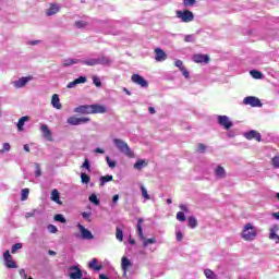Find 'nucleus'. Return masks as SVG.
I'll list each match as a JSON object with an SVG mask.
<instances>
[{
  "label": "nucleus",
  "mask_w": 279,
  "mask_h": 279,
  "mask_svg": "<svg viewBox=\"0 0 279 279\" xmlns=\"http://www.w3.org/2000/svg\"><path fill=\"white\" fill-rule=\"evenodd\" d=\"M257 234H258V231H256V228H254V225L248 222L244 226L241 236L244 241H254Z\"/></svg>",
  "instance_id": "nucleus-2"
},
{
  "label": "nucleus",
  "mask_w": 279,
  "mask_h": 279,
  "mask_svg": "<svg viewBox=\"0 0 279 279\" xmlns=\"http://www.w3.org/2000/svg\"><path fill=\"white\" fill-rule=\"evenodd\" d=\"M148 112H149L150 114H156V109H155L154 107H149V108H148Z\"/></svg>",
  "instance_id": "nucleus-62"
},
{
  "label": "nucleus",
  "mask_w": 279,
  "mask_h": 279,
  "mask_svg": "<svg viewBox=\"0 0 279 279\" xmlns=\"http://www.w3.org/2000/svg\"><path fill=\"white\" fill-rule=\"evenodd\" d=\"M3 258H4V262H5V267H8V269H17L19 268V265H16V262L14 260L12 255L10 254V251H5L3 253Z\"/></svg>",
  "instance_id": "nucleus-5"
},
{
  "label": "nucleus",
  "mask_w": 279,
  "mask_h": 279,
  "mask_svg": "<svg viewBox=\"0 0 279 279\" xmlns=\"http://www.w3.org/2000/svg\"><path fill=\"white\" fill-rule=\"evenodd\" d=\"M74 112L78 114H104L106 107L99 104L95 105H82L74 109Z\"/></svg>",
  "instance_id": "nucleus-1"
},
{
  "label": "nucleus",
  "mask_w": 279,
  "mask_h": 279,
  "mask_svg": "<svg viewBox=\"0 0 279 279\" xmlns=\"http://www.w3.org/2000/svg\"><path fill=\"white\" fill-rule=\"evenodd\" d=\"M196 0H183V5H185V8H192V5H195Z\"/></svg>",
  "instance_id": "nucleus-43"
},
{
  "label": "nucleus",
  "mask_w": 279,
  "mask_h": 279,
  "mask_svg": "<svg viewBox=\"0 0 279 279\" xmlns=\"http://www.w3.org/2000/svg\"><path fill=\"white\" fill-rule=\"evenodd\" d=\"M177 219H178V221L184 222V221H186V216L182 211H179L177 214Z\"/></svg>",
  "instance_id": "nucleus-44"
},
{
  "label": "nucleus",
  "mask_w": 279,
  "mask_h": 279,
  "mask_svg": "<svg viewBox=\"0 0 279 279\" xmlns=\"http://www.w3.org/2000/svg\"><path fill=\"white\" fill-rule=\"evenodd\" d=\"M143 167H147V163L143 159H140L134 163V169H137V171H141Z\"/></svg>",
  "instance_id": "nucleus-29"
},
{
  "label": "nucleus",
  "mask_w": 279,
  "mask_h": 279,
  "mask_svg": "<svg viewBox=\"0 0 279 279\" xmlns=\"http://www.w3.org/2000/svg\"><path fill=\"white\" fill-rule=\"evenodd\" d=\"M141 191H142V197H144V199H146V201L151 199V197L147 193V189H145V186L141 185Z\"/></svg>",
  "instance_id": "nucleus-35"
},
{
  "label": "nucleus",
  "mask_w": 279,
  "mask_h": 279,
  "mask_svg": "<svg viewBox=\"0 0 279 279\" xmlns=\"http://www.w3.org/2000/svg\"><path fill=\"white\" fill-rule=\"evenodd\" d=\"M243 104L245 106H252V108H260L263 106V102H260V99L254 96H247L243 99Z\"/></svg>",
  "instance_id": "nucleus-6"
},
{
  "label": "nucleus",
  "mask_w": 279,
  "mask_h": 279,
  "mask_svg": "<svg viewBox=\"0 0 279 279\" xmlns=\"http://www.w3.org/2000/svg\"><path fill=\"white\" fill-rule=\"evenodd\" d=\"M121 267H122V270L124 271V274H126V271L130 269V267H132V262H130V259L128 257L123 256L121 259Z\"/></svg>",
  "instance_id": "nucleus-20"
},
{
  "label": "nucleus",
  "mask_w": 279,
  "mask_h": 279,
  "mask_svg": "<svg viewBox=\"0 0 279 279\" xmlns=\"http://www.w3.org/2000/svg\"><path fill=\"white\" fill-rule=\"evenodd\" d=\"M77 84H86V76H80L66 85V88H75Z\"/></svg>",
  "instance_id": "nucleus-18"
},
{
  "label": "nucleus",
  "mask_w": 279,
  "mask_h": 279,
  "mask_svg": "<svg viewBox=\"0 0 279 279\" xmlns=\"http://www.w3.org/2000/svg\"><path fill=\"white\" fill-rule=\"evenodd\" d=\"M23 248V243H15L12 247H11V254H16V252H19V250Z\"/></svg>",
  "instance_id": "nucleus-34"
},
{
  "label": "nucleus",
  "mask_w": 279,
  "mask_h": 279,
  "mask_svg": "<svg viewBox=\"0 0 279 279\" xmlns=\"http://www.w3.org/2000/svg\"><path fill=\"white\" fill-rule=\"evenodd\" d=\"M180 209H181L183 213H189V207H186V205H180Z\"/></svg>",
  "instance_id": "nucleus-59"
},
{
  "label": "nucleus",
  "mask_w": 279,
  "mask_h": 279,
  "mask_svg": "<svg viewBox=\"0 0 279 279\" xmlns=\"http://www.w3.org/2000/svg\"><path fill=\"white\" fill-rule=\"evenodd\" d=\"M271 165H272V167H275V169H279V155H276V156L271 159Z\"/></svg>",
  "instance_id": "nucleus-40"
},
{
  "label": "nucleus",
  "mask_w": 279,
  "mask_h": 279,
  "mask_svg": "<svg viewBox=\"0 0 279 279\" xmlns=\"http://www.w3.org/2000/svg\"><path fill=\"white\" fill-rule=\"evenodd\" d=\"M27 197H29V189H23L21 194V201L26 202Z\"/></svg>",
  "instance_id": "nucleus-33"
},
{
  "label": "nucleus",
  "mask_w": 279,
  "mask_h": 279,
  "mask_svg": "<svg viewBox=\"0 0 279 279\" xmlns=\"http://www.w3.org/2000/svg\"><path fill=\"white\" fill-rule=\"evenodd\" d=\"M198 151H199V154H204V151H206V145L198 144Z\"/></svg>",
  "instance_id": "nucleus-51"
},
{
  "label": "nucleus",
  "mask_w": 279,
  "mask_h": 279,
  "mask_svg": "<svg viewBox=\"0 0 279 279\" xmlns=\"http://www.w3.org/2000/svg\"><path fill=\"white\" fill-rule=\"evenodd\" d=\"M272 217L274 219H277V221H279V211L272 213Z\"/></svg>",
  "instance_id": "nucleus-63"
},
{
  "label": "nucleus",
  "mask_w": 279,
  "mask_h": 279,
  "mask_svg": "<svg viewBox=\"0 0 279 279\" xmlns=\"http://www.w3.org/2000/svg\"><path fill=\"white\" fill-rule=\"evenodd\" d=\"M269 239L270 241H275V243H279V235L277 234L276 230L270 229Z\"/></svg>",
  "instance_id": "nucleus-31"
},
{
  "label": "nucleus",
  "mask_w": 279,
  "mask_h": 279,
  "mask_svg": "<svg viewBox=\"0 0 279 279\" xmlns=\"http://www.w3.org/2000/svg\"><path fill=\"white\" fill-rule=\"evenodd\" d=\"M89 269H94V271H101L104 269V266L99 264L97 258H93L88 264Z\"/></svg>",
  "instance_id": "nucleus-19"
},
{
  "label": "nucleus",
  "mask_w": 279,
  "mask_h": 279,
  "mask_svg": "<svg viewBox=\"0 0 279 279\" xmlns=\"http://www.w3.org/2000/svg\"><path fill=\"white\" fill-rule=\"evenodd\" d=\"M48 231H49L51 234H56V232H58V227H57V226H53V225H49V226H48Z\"/></svg>",
  "instance_id": "nucleus-47"
},
{
  "label": "nucleus",
  "mask_w": 279,
  "mask_h": 279,
  "mask_svg": "<svg viewBox=\"0 0 279 279\" xmlns=\"http://www.w3.org/2000/svg\"><path fill=\"white\" fill-rule=\"evenodd\" d=\"M204 275L207 279H217V274H215V271L211 269H205Z\"/></svg>",
  "instance_id": "nucleus-30"
},
{
  "label": "nucleus",
  "mask_w": 279,
  "mask_h": 279,
  "mask_svg": "<svg viewBox=\"0 0 279 279\" xmlns=\"http://www.w3.org/2000/svg\"><path fill=\"white\" fill-rule=\"evenodd\" d=\"M70 271H72L69 275L71 279H82V277L84 276L82 269H80V267L77 266L70 267Z\"/></svg>",
  "instance_id": "nucleus-14"
},
{
  "label": "nucleus",
  "mask_w": 279,
  "mask_h": 279,
  "mask_svg": "<svg viewBox=\"0 0 279 279\" xmlns=\"http://www.w3.org/2000/svg\"><path fill=\"white\" fill-rule=\"evenodd\" d=\"M218 123L225 128V130H230V128H232V121H230L228 116H218Z\"/></svg>",
  "instance_id": "nucleus-11"
},
{
  "label": "nucleus",
  "mask_w": 279,
  "mask_h": 279,
  "mask_svg": "<svg viewBox=\"0 0 279 279\" xmlns=\"http://www.w3.org/2000/svg\"><path fill=\"white\" fill-rule=\"evenodd\" d=\"M251 75H252V77H254V80H262L263 78V73L260 71H257V70H252Z\"/></svg>",
  "instance_id": "nucleus-32"
},
{
  "label": "nucleus",
  "mask_w": 279,
  "mask_h": 279,
  "mask_svg": "<svg viewBox=\"0 0 279 279\" xmlns=\"http://www.w3.org/2000/svg\"><path fill=\"white\" fill-rule=\"evenodd\" d=\"M3 151H10V143L3 144Z\"/></svg>",
  "instance_id": "nucleus-57"
},
{
  "label": "nucleus",
  "mask_w": 279,
  "mask_h": 279,
  "mask_svg": "<svg viewBox=\"0 0 279 279\" xmlns=\"http://www.w3.org/2000/svg\"><path fill=\"white\" fill-rule=\"evenodd\" d=\"M51 202H56V204H59V206H62V201H60V192L58 190H52L50 194Z\"/></svg>",
  "instance_id": "nucleus-21"
},
{
  "label": "nucleus",
  "mask_w": 279,
  "mask_h": 279,
  "mask_svg": "<svg viewBox=\"0 0 279 279\" xmlns=\"http://www.w3.org/2000/svg\"><path fill=\"white\" fill-rule=\"evenodd\" d=\"M216 177L219 178L220 180L226 178V169L223 167L218 166L215 170Z\"/></svg>",
  "instance_id": "nucleus-24"
},
{
  "label": "nucleus",
  "mask_w": 279,
  "mask_h": 279,
  "mask_svg": "<svg viewBox=\"0 0 279 279\" xmlns=\"http://www.w3.org/2000/svg\"><path fill=\"white\" fill-rule=\"evenodd\" d=\"M82 217H83V219H86L87 221H90V213L84 211V213L82 214Z\"/></svg>",
  "instance_id": "nucleus-53"
},
{
  "label": "nucleus",
  "mask_w": 279,
  "mask_h": 279,
  "mask_svg": "<svg viewBox=\"0 0 279 279\" xmlns=\"http://www.w3.org/2000/svg\"><path fill=\"white\" fill-rule=\"evenodd\" d=\"M193 61L196 62V64H199L202 62L208 64L210 62V57H208V54H194Z\"/></svg>",
  "instance_id": "nucleus-16"
},
{
  "label": "nucleus",
  "mask_w": 279,
  "mask_h": 279,
  "mask_svg": "<svg viewBox=\"0 0 279 279\" xmlns=\"http://www.w3.org/2000/svg\"><path fill=\"white\" fill-rule=\"evenodd\" d=\"M75 25H76V27H78V28L86 27V22H84V21H77V22H75Z\"/></svg>",
  "instance_id": "nucleus-50"
},
{
  "label": "nucleus",
  "mask_w": 279,
  "mask_h": 279,
  "mask_svg": "<svg viewBox=\"0 0 279 279\" xmlns=\"http://www.w3.org/2000/svg\"><path fill=\"white\" fill-rule=\"evenodd\" d=\"M60 12V7L58 4H50V8L47 10V16H53Z\"/></svg>",
  "instance_id": "nucleus-22"
},
{
  "label": "nucleus",
  "mask_w": 279,
  "mask_h": 279,
  "mask_svg": "<svg viewBox=\"0 0 279 279\" xmlns=\"http://www.w3.org/2000/svg\"><path fill=\"white\" fill-rule=\"evenodd\" d=\"M155 60L157 62H165V60H167V52H165V50H162L161 48H156Z\"/></svg>",
  "instance_id": "nucleus-15"
},
{
  "label": "nucleus",
  "mask_w": 279,
  "mask_h": 279,
  "mask_svg": "<svg viewBox=\"0 0 279 279\" xmlns=\"http://www.w3.org/2000/svg\"><path fill=\"white\" fill-rule=\"evenodd\" d=\"M82 167L83 169H87V171H90V161L88 159H85Z\"/></svg>",
  "instance_id": "nucleus-48"
},
{
  "label": "nucleus",
  "mask_w": 279,
  "mask_h": 279,
  "mask_svg": "<svg viewBox=\"0 0 279 279\" xmlns=\"http://www.w3.org/2000/svg\"><path fill=\"white\" fill-rule=\"evenodd\" d=\"M184 239V235L182 234L181 231L177 232V241H182Z\"/></svg>",
  "instance_id": "nucleus-56"
},
{
  "label": "nucleus",
  "mask_w": 279,
  "mask_h": 279,
  "mask_svg": "<svg viewBox=\"0 0 279 279\" xmlns=\"http://www.w3.org/2000/svg\"><path fill=\"white\" fill-rule=\"evenodd\" d=\"M131 81L133 82V84H137V86H141L142 88H147V86H149L147 80L141 76V74H133L131 76Z\"/></svg>",
  "instance_id": "nucleus-7"
},
{
  "label": "nucleus",
  "mask_w": 279,
  "mask_h": 279,
  "mask_svg": "<svg viewBox=\"0 0 279 279\" xmlns=\"http://www.w3.org/2000/svg\"><path fill=\"white\" fill-rule=\"evenodd\" d=\"M89 202H90L92 204H95V206H99V198H97V195H96V194H92V195L89 196Z\"/></svg>",
  "instance_id": "nucleus-39"
},
{
  "label": "nucleus",
  "mask_w": 279,
  "mask_h": 279,
  "mask_svg": "<svg viewBox=\"0 0 279 279\" xmlns=\"http://www.w3.org/2000/svg\"><path fill=\"white\" fill-rule=\"evenodd\" d=\"M187 226L189 228H191L192 230L197 228L198 223H197V218H195L194 216H190L187 218Z\"/></svg>",
  "instance_id": "nucleus-23"
},
{
  "label": "nucleus",
  "mask_w": 279,
  "mask_h": 279,
  "mask_svg": "<svg viewBox=\"0 0 279 279\" xmlns=\"http://www.w3.org/2000/svg\"><path fill=\"white\" fill-rule=\"evenodd\" d=\"M141 223H143V219H138V223H137V236H140V239H142L143 241H145V235L143 234V227L141 226Z\"/></svg>",
  "instance_id": "nucleus-26"
},
{
  "label": "nucleus",
  "mask_w": 279,
  "mask_h": 279,
  "mask_svg": "<svg viewBox=\"0 0 279 279\" xmlns=\"http://www.w3.org/2000/svg\"><path fill=\"white\" fill-rule=\"evenodd\" d=\"M244 137L247 141H253V138H255V141H257V143H260V141H262V135L258 133V131H255V130H251V131L244 133Z\"/></svg>",
  "instance_id": "nucleus-13"
},
{
  "label": "nucleus",
  "mask_w": 279,
  "mask_h": 279,
  "mask_svg": "<svg viewBox=\"0 0 279 279\" xmlns=\"http://www.w3.org/2000/svg\"><path fill=\"white\" fill-rule=\"evenodd\" d=\"M51 106L56 108V110H62V104L60 102V95L53 94L51 98Z\"/></svg>",
  "instance_id": "nucleus-17"
},
{
  "label": "nucleus",
  "mask_w": 279,
  "mask_h": 279,
  "mask_svg": "<svg viewBox=\"0 0 279 279\" xmlns=\"http://www.w3.org/2000/svg\"><path fill=\"white\" fill-rule=\"evenodd\" d=\"M77 63H80V60H77V59H65V60H63L62 65L71 66V65L77 64Z\"/></svg>",
  "instance_id": "nucleus-27"
},
{
  "label": "nucleus",
  "mask_w": 279,
  "mask_h": 279,
  "mask_svg": "<svg viewBox=\"0 0 279 279\" xmlns=\"http://www.w3.org/2000/svg\"><path fill=\"white\" fill-rule=\"evenodd\" d=\"M40 132L43 136L46 138V141H48L49 143L53 141V134L51 133V130H49V125L43 124L40 126Z\"/></svg>",
  "instance_id": "nucleus-10"
},
{
  "label": "nucleus",
  "mask_w": 279,
  "mask_h": 279,
  "mask_svg": "<svg viewBox=\"0 0 279 279\" xmlns=\"http://www.w3.org/2000/svg\"><path fill=\"white\" fill-rule=\"evenodd\" d=\"M20 276H22L24 279H27V274H25V269H20Z\"/></svg>",
  "instance_id": "nucleus-58"
},
{
  "label": "nucleus",
  "mask_w": 279,
  "mask_h": 279,
  "mask_svg": "<svg viewBox=\"0 0 279 279\" xmlns=\"http://www.w3.org/2000/svg\"><path fill=\"white\" fill-rule=\"evenodd\" d=\"M43 175V171L40 170V163H35V177L40 178Z\"/></svg>",
  "instance_id": "nucleus-41"
},
{
  "label": "nucleus",
  "mask_w": 279,
  "mask_h": 279,
  "mask_svg": "<svg viewBox=\"0 0 279 279\" xmlns=\"http://www.w3.org/2000/svg\"><path fill=\"white\" fill-rule=\"evenodd\" d=\"M36 215V209H33L32 211L26 213L25 217L26 219H29V217H34Z\"/></svg>",
  "instance_id": "nucleus-52"
},
{
  "label": "nucleus",
  "mask_w": 279,
  "mask_h": 279,
  "mask_svg": "<svg viewBox=\"0 0 279 279\" xmlns=\"http://www.w3.org/2000/svg\"><path fill=\"white\" fill-rule=\"evenodd\" d=\"M81 180H82L83 184H88V182H90V177L86 173H82Z\"/></svg>",
  "instance_id": "nucleus-42"
},
{
  "label": "nucleus",
  "mask_w": 279,
  "mask_h": 279,
  "mask_svg": "<svg viewBox=\"0 0 279 279\" xmlns=\"http://www.w3.org/2000/svg\"><path fill=\"white\" fill-rule=\"evenodd\" d=\"M54 221H59V223H66V218L62 216V214L54 215Z\"/></svg>",
  "instance_id": "nucleus-36"
},
{
  "label": "nucleus",
  "mask_w": 279,
  "mask_h": 279,
  "mask_svg": "<svg viewBox=\"0 0 279 279\" xmlns=\"http://www.w3.org/2000/svg\"><path fill=\"white\" fill-rule=\"evenodd\" d=\"M113 143L117 149L124 154V156H128V158H134V151H132V148H130L128 143L123 142V140L114 138Z\"/></svg>",
  "instance_id": "nucleus-3"
},
{
  "label": "nucleus",
  "mask_w": 279,
  "mask_h": 279,
  "mask_svg": "<svg viewBox=\"0 0 279 279\" xmlns=\"http://www.w3.org/2000/svg\"><path fill=\"white\" fill-rule=\"evenodd\" d=\"M88 121H90V119L89 118H85V117H83V118L70 117L68 119V123L70 125H82L84 123H88Z\"/></svg>",
  "instance_id": "nucleus-9"
},
{
  "label": "nucleus",
  "mask_w": 279,
  "mask_h": 279,
  "mask_svg": "<svg viewBox=\"0 0 279 279\" xmlns=\"http://www.w3.org/2000/svg\"><path fill=\"white\" fill-rule=\"evenodd\" d=\"M25 121H29V116H24L20 118L17 122V130L19 132H23V125H25Z\"/></svg>",
  "instance_id": "nucleus-25"
},
{
  "label": "nucleus",
  "mask_w": 279,
  "mask_h": 279,
  "mask_svg": "<svg viewBox=\"0 0 279 279\" xmlns=\"http://www.w3.org/2000/svg\"><path fill=\"white\" fill-rule=\"evenodd\" d=\"M181 73L189 80L191 74L186 71V68H182Z\"/></svg>",
  "instance_id": "nucleus-54"
},
{
  "label": "nucleus",
  "mask_w": 279,
  "mask_h": 279,
  "mask_svg": "<svg viewBox=\"0 0 279 279\" xmlns=\"http://www.w3.org/2000/svg\"><path fill=\"white\" fill-rule=\"evenodd\" d=\"M117 202H119V194H116L112 197V204H117Z\"/></svg>",
  "instance_id": "nucleus-60"
},
{
  "label": "nucleus",
  "mask_w": 279,
  "mask_h": 279,
  "mask_svg": "<svg viewBox=\"0 0 279 279\" xmlns=\"http://www.w3.org/2000/svg\"><path fill=\"white\" fill-rule=\"evenodd\" d=\"M174 66H177L178 69H180V71H182V69L184 68V63L182 62V60H175L174 61Z\"/></svg>",
  "instance_id": "nucleus-46"
},
{
  "label": "nucleus",
  "mask_w": 279,
  "mask_h": 279,
  "mask_svg": "<svg viewBox=\"0 0 279 279\" xmlns=\"http://www.w3.org/2000/svg\"><path fill=\"white\" fill-rule=\"evenodd\" d=\"M95 154H105L106 150H104L102 148H96L95 150Z\"/></svg>",
  "instance_id": "nucleus-61"
},
{
  "label": "nucleus",
  "mask_w": 279,
  "mask_h": 279,
  "mask_svg": "<svg viewBox=\"0 0 279 279\" xmlns=\"http://www.w3.org/2000/svg\"><path fill=\"white\" fill-rule=\"evenodd\" d=\"M93 82H94L95 86H97V88H99V86H101V80H99V77L94 76Z\"/></svg>",
  "instance_id": "nucleus-49"
},
{
  "label": "nucleus",
  "mask_w": 279,
  "mask_h": 279,
  "mask_svg": "<svg viewBox=\"0 0 279 279\" xmlns=\"http://www.w3.org/2000/svg\"><path fill=\"white\" fill-rule=\"evenodd\" d=\"M116 238L118 239V241H123V230H121L120 228L116 229Z\"/></svg>",
  "instance_id": "nucleus-38"
},
{
  "label": "nucleus",
  "mask_w": 279,
  "mask_h": 279,
  "mask_svg": "<svg viewBox=\"0 0 279 279\" xmlns=\"http://www.w3.org/2000/svg\"><path fill=\"white\" fill-rule=\"evenodd\" d=\"M106 161H107V165L110 169H114V167H117V161L116 160H112L110 159V157H106Z\"/></svg>",
  "instance_id": "nucleus-37"
},
{
  "label": "nucleus",
  "mask_w": 279,
  "mask_h": 279,
  "mask_svg": "<svg viewBox=\"0 0 279 279\" xmlns=\"http://www.w3.org/2000/svg\"><path fill=\"white\" fill-rule=\"evenodd\" d=\"M77 228L81 232V238L85 241H90L93 239H95V236L93 235V232H90L88 229H86L84 226L82 225H77Z\"/></svg>",
  "instance_id": "nucleus-8"
},
{
  "label": "nucleus",
  "mask_w": 279,
  "mask_h": 279,
  "mask_svg": "<svg viewBox=\"0 0 279 279\" xmlns=\"http://www.w3.org/2000/svg\"><path fill=\"white\" fill-rule=\"evenodd\" d=\"M156 243V238H149L144 241V247H147V245H151Z\"/></svg>",
  "instance_id": "nucleus-45"
},
{
  "label": "nucleus",
  "mask_w": 279,
  "mask_h": 279,
  "mask_svg": "<svg viewBox=\"0 0 279 279\" xmlns=\"http://www.w3.org/2000/svg\"><path fill=\"white\" fill-rule=\"evenodd\" d=\"M106 184V177L100 178V186H104Z\"/></svg>",
  "instance_id": "nucleus-64"
},
{
  "label": "nucleus",
  "mask_w": 279,
  "mask_h": 279,
  "mask_svg": "<svg viewBox=\"0 0 279 279\" xmlns=\"http://www.w3.org/2000/svg\"><path fill=\"white\" fill-rule=\"evenodd\" d=\"M177 19H180L182 23H191L195 20V15L190 10L180 11L178 10L175 12Z\"/></svg>",
  "instance_id": "nucleus-4"
},
{
  "label": "nucleus",
  "mask_w": 279,
  "mask_h": 279,
  "mask_svg": "<svg viewBox=\"0 0 279 279\" xmlns=\"http://www.w3.org/2000/svg\"><path fill=\"white\" fill-rule=\"evenodd\" d=\"M184 41L185 43H193V35H186Z\"/></svg>",
  "instance_id": "nucleus-55"
},
{
  "label": "nucleus",
  "mask_w": 279,
  "mask_h": 279,
  "mask_svg": "<svg viewBox=\"0 0 279 279\" xmlns=\"http://www.w3.org/2000/svg\"><path fill=\"white\" fill-rule=\"evenodd\" d=\"M82 64H86L87 66H96V64H99V60L88 59V60L82 61Z\"/></svg>",
  "instance_id": "nucleus-28"
},
{
  "label": "nucleus",
  "mask_w": 279,
  "mask_h": 279,
  "mask_svg": "<svg viewBox=\"0 0 279 279\" xmlns=\"http://www.w3.org/2000/svg\"><path fill=\"white\" fill-rule=\"evenodd\" d=\"M33 77L32 76H24L21 77L17 81L12 82L14 88H23L24 86L27 85V82H32Z\"/></svg>",
  "instance_id": "nucleus-12"
}]
</instances>
